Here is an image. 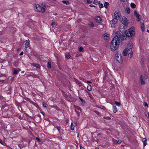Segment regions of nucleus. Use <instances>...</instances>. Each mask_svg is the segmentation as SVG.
Masks as SVG:
<instances>
[{
    "label": "nucleus",
    "instance_id": "423d86ee",
    "mask_svg": "<svg viewBox=\"0 0 149 149\" xmlns=\"http://www.w3.org/2000/svg\"><path fill=\"white\" fill-rule=\"evenodd\" d=\"M116 58L119 63H122V58L120 54H118L116 55Z\"/></svg>",
    "mask_w": 149,
    "mask_h": 149
},
{
    "label": "nucleus",
    "instance_id": "c9c22d12",
    "mask_svg": "<svg viewBox=\"0 0 149 149\" xmlns=\"http://www.w3.org/2000/svg\"><path fill=\"white\" fill-rule=\"evenodd\" d=\"M89 25L90 26L93 27L94 26V24L92 23H91L89 24Z\"/></svg>",
    "mask_w": 149,
    "mask_h": 149
},
{
    "label": "nucleus",
    "instance_id": "a878e982",
    "mask_svg": "<svg viewBox=\"0 0 149 149\" xmlns=\"http://www.w3.org/2000/svg\"><path fill=\"white\" fill-rule=\"evenodd\" d=\"M42 105L44 107H47V104L46 103L44 102H43L42 103Z\"/></svg>",
    "mask_w": 149,
    "mask_h": 149
},
{
    "label": "nucleus",
    "instance_id": "7ed1b4c3",
    "mask_svg": "<svg viewBox=\"0 0 149 149\" xmlns=\"http://www.w3.org/2000/svg\"><path fill=\"white\" fill-rule=\"evenodd\" d=\"M148 74L147 72L146 69L144 70L141 76H140V83L141 85L145 84V80L148 78Z\"/></svg>",
    "mask_w": 149,
    "mask_h": 149
},
{
    "label": "nucleus",
    "instance_id": "6e6552de",
    "mask_svg": "<svg viewBox=\"0 0 149 149\" xmlns=\"http://www.w3.org/2000/svg\"><path fill=\"white\" fill-rule=\"evenodd\" d=\"M24 42L25 44V47L26 48L25 50L26 49H30V45L29 43V40H26L24 41Z\"/></svg>",
    "mask_w": 149,
    "mask_h": 149
},
{
    "label": "nucleus",
    "instance_id": "8fccbe9b",
    "mask_svg": "<svg viewBox=\"0 0 149 149\" xmlns=\"http://www.w3.org/2000/svg\"><path fill=\"white\" fill-rule=\"evenodd\" d=\"M54 24V22H53L52 23V25Z\"/></svg>",
    "mask_w": 149,
    "mask_h": 149
},
{
    "label": "nucleus",
    "instance_id": "6ab92c4d",
    "mask_svg": "<svg viewBox=\"0 0 149 149\" xmlns=\"http://www.w3.org/2000/svg\"><path fill=\"white\" fill-rule=\"evenodd\" d=\"M130 6L132 8H135L136 6L134 3H131L130 4Z\"/></svg>",
    "mask_w": 149,
    "mask_h": 149
},
{
    "label": "nucleus",
    "instance_id": "de8ad7c7",
    "mask_svg": "<svg viewBox=\"0 0 149 149\" xmlns=\"http://www.w3.org/2000/svg\"><path fill=\"white\" fill-rule=\"evenodd\" d=\"M148 118H149V112L148 113Z\"/></svg>",
    "mask_w": 149,
    "mask_h": 149
},
{
    "label": "nucleus",
    "instance_id": "f257e3e1",
    "mask_svg": "<svg viewBox=\"0 0 149 149\" xmlns=\"http://www.w3.org/2000/svg\"><path fill=\"white\" fill-rule=\"evenodd\" d=\"M116 36L114 37L111 42L110 47L112 51L116 50L119 47L120 39L123 40V36L120 34V32H117L115 33Z\"/></svg>",
    "mask_w": 149,
    "mask_h": 149
},
{
    "label": "nucleus",
    "instance_id": "bb28decb",
    "mask_svg": "<svg viewBox=\"0 0 149 149\" xmlns=\"http://www.w3.org/2000/svg\"><path fill=\"white\" fill-rule=\"evenodd\" d=\"M62 2L64 3H65L67 5H68L69 4V3L68 1H63Z\"/></svg>",
    "mask_w": 149,
    "mask_h": 149
},
{
    "label": "nucleus",
    "instance_id": "9b49d317",
    "mask_svg": "<svg viewBox=\"0 0 149 149\" xmlns=\"http://www.w3.org/2000/svg\"><path fill=\"white\" fill-rule=\"evenodd\" d=\"M142 142L143 143V146H145L147 144V140L145 138H143L142 139Z\"/></svg>",
    "mask_w": 149,
    "mask_h": 149
},
{
    "label": "nucleus",
    "instance_id": "49530a36",
    "mask_svg": "<svg viewBox=\"0 0 149 149\" xmlns=\"http://www.w3.org/2000/svg\"><path fill=\"white\" fill-rule=\"evenodd\" d=\"M126 0H120V1H123V2H124Z\"/></svg>",
    "mask_w": 149,
    "mask_h": 149
},
{
    "label": "nucleus",
    "instance_id": "4468645a",
    "mask_svg": "<svg viewBox=\"0 0 149 149\" xmlns=\"http://www.w3.org/2000/svg\"><path fill=\"white\" fill-rule=\"evenodd\" d=\"M141 28L142 32H144L145 31V26L143 24H141Z\"/></svg>",
    "mask_w": 149,
    "mask_h": 149
},
{
    "label": "nucleus",
    "instance_id": "58836bf2",
    "mask_svg": "<svg viewBox=\"0 0 149 149\" xmlns=\"http://www.w3.org/2000/svg\"><path fill=\"white\" fill-rule=\"evenodd\" d=\"M144 106L145 107H148V104L146 102H145Z\"/></svg>",
    "mask_w": 149,
    "mask_h": 149
},
{
    "label": "nucleus",
    "instance_id": "393cba45",
    "mask_svg": "<svg viewBox=\"0 0 149 149\" xmlns=\"http://www.w3.org/2000/svg\"><path fill=\"white\" fill-rule=\"evenodd\" d=\"M109 3L108 2H106L104 3V6L105 8H107L108 6Z\"/></svg>",
    "mask_w": 149,
    "mask_h": 149
},
{
    "label": "nucleus",
    "instance_id": "b1692460",
    "mask_svg": "<svg viewBox=\"0 0 149 149\" xmlns=\"http://www.w3.org/2000/svg\"><path fill=\"white\" fill-rule=\"evenodd\" d=\"M47 68H51V66L50 62H48V63L47 65Z\"/></svg>",
    "mask_w": 149,
    "mask_h": 149
},
{
    "label": "nucleus",
    "instance_id": "f8f14e48",
    "mask_svg": "<svg viewBox=\"0 0 149 149\" xmlns=\"http://www.w3.org/2000/svg\"><path fill=\"white\" fill-rule=\"evenodd\" d=\"M109 35L107 33L104 34L103 35V38L104 39H108L109 38Z\"/></svg>",
    "mask_w": 149,
    "mask_h": 149
},
{
    "label": "nucleus",
    "instance_id": "7c9ffc66",
    "mask_svg": "<svg viewBox=\"0 0 149 149\" xmlns=\"http://www.w3.org/2000/svg\"><path fill=\"white\" fill-rule=\"evenodd\" d=\"M80 100H81V102H82V104H84L85 103V101L83 99H82V98H80Z\"/></svg>",
    "mask_w": 149,
    "mask_h": 149
},
{
    "label": "nucleus",
    "instance_id": "4be33fe9",
    "mask_svg": "<svg viewBox=\"0 0 149 149\" xmlns=\"http://www.w3.org/2000/svg\"><path fill=\"white\" fill-rule=\"evenodd\" d=\"M87 89L89 91H91L92 90L91 86L90 85L88 84L87 87Z\"/></svg>",
    "mask_w": 149,
    "mask_h": 149
},
{
    "label": "nucleus",
    "instance_id": "37998d69",
    "mask_svg": "<svg viewBox=\"0 0 149 149\" xmlns=\"http://www.w3.org/2000/svg\"><path fill=\"white\" fill-rule=\"evenodd\" d=\"M86 82L87 83H91V81H86Z\"/></svg>",
    "mask_w": 149,
    "mask_h": 149
},
{
    "label": "nucleus",
    "instance_id": "2eb2a0df",
    "mask_svg": "<svg viewBox=\"0 0 149 149\" xmlns=\"http://www.w3.org/2000/svg\"><path fill=\"white\" fill-rule=\"evenodd\" d=\"M117 21V20L113 18V19L111 21V24L114 25L116 23Z\"/></svg>",
    "mask_w": 149,
    "mask_h": 149
},
{
    "label": "nucleus",
    "instance_id": "ddd939ff",
    "mask_svg": "<svg viewBox=\"0 0 149 149\" xmlns=\"http://www.w3.org/2000/svg\"><path fill=\"white\" fill-rule=\"evenodd\" d=\"M96 21L98 23L100 22H101V19L100 17L97 16L96 18Z\"/></svg>",
    "mask_w": 149,
    "mask_h": 149
},
{
    "label": "nucleus",
    "instance_id": "4c0bfd02",
    "mask_svg": "<svg viewBox=\"0 0 149 149\" xmlns=\"http://www.w3.org/2000/svg\"><path fill=\"white\" fill-rule=\"evenodd\" d=\"M71 129L72 130H73L74 129V126L72 125H71Z\"/></svg>",
    "mask_w": 149,
    "mask_h": 149
},
{
    "label": "nucleus",
    "instance_id": "a19ab883",
    "mask_svg": "<svg viewBox=\"0 0 149 149\" xmlns=\"http://www.w3.org/2000/svg\"><path fill=\"white\" fill-rule=\"evenodd\" d=\"M80 149H85V148L83 147H82L80 145Z\"/></svg>",
    "mask_w": 149,
    "mask_h": 149
},
{
    "label": "nucleus",
    "instance_id": "79ce46f5",
    "mask_svg": "<svg viewBox=\"0 0 149 149\" xmlns=\"http://www.w3.org/2000/svg\"><path fill=\"white\" fill-rule=\"evenodd\" d=\"M89 6L91 7H95V6H93V5H89Z\"/></svg>",
    "mask_w": 149,
    "mask_h": 149
},
{
    "label": "nucleus",
    "instance_id": "3c124183",
    "mask_svg": "<svg viewBox=\"0 0 149 149\" xmlns=\"http://www.w3.org/2000/svg\"><path fill=\"white\" fill-rule=\"evenodd\" d=\"M41 113L44 116V113L42 112Z\"/></svg>",
    "mask_w": 149,
    "mask_h": 149
},
{
    "label": "nucleus",
    "instance_id": "72a5a7b5",
    "mask_svg": "<svg viewBox=\"0 0 149 149\" xmlns=\"http://www.w3.org/2000/svg\"><path fill=\"white\" fill-rule=\"evenodd\" d=\"M36 139L37 141H38L39 142L40 141V139L38 137H36Z\"/></svg>",
    "mask_w": 149,
    "mask_h": 149
},
{
    "label": "nucleus",
    "instance_id": "39448f33",
    "mask_svg": "<svg viewBox=\"0 0 149 149\" xmlns=\"http://www.w3.org/2000/svg\"><path fill=\"white\" fill-rule=\"evenodd\" d=\"M34 6L35 9L37 11L43 13L45 11V6L42 7L38 4L35 5Z\"/></svg>",
    "mask_w": 149,
    "mask_h": 149
},
{
    "label": "nucleus",
    "instance_id": "f704fd0d",
    "mask_svg": "<svg viewBox=\"0 0 149 149\" xmlns=\"http://www.w3.org/2000/svg\"><path fill=\"white\" fill-rule=\"evenodd\" d=\"M55 127L56 128V129L58 130L59 131L60 127L58 126H56Z\"/></svg>",
    "mask_w": 149,
    "mask_h": 149
},
{
    "label": "nucleus",
    "instance_id": "0eeeda50",
    "mask_svg": "<svg viewBox=\"0 0 149 149\" xmlns=\"http://www.w3.org/2000/svg\"><path fill=\"white\" fill-rule=\"evenodd\" d=\"M120 12L116 11L114 14L113 18L118 20L120 18Z\"/></svg>",
    "mask_w": 149,
    "mask_h": 149
},
{
    "label": "nucleus",
    "instance_id": "603ef678",
    "mask_svg": "<svg viewBox=\"0 0 149 149\" xmlns=\"http://www.w3.org/2000/svg\"><path fill=\"white\" fill-rule=\"evenodd\" d=\"M24 71H23L21 72V73H23L24 72Z\"/></svg>",
    "mask_w": 149,
    "mask_h": 149
},
{
    "label": "nucleus",
    "instance_id": "864d4df0",
    "mask_svg": "<svg viewBox=\"0 0 149 149\" xmlns=\"http://www.w3.org/2000/svg\"><path fill=\"white\" fill-rule=\"evenodd\" d=\"M95 149H99V148H95Z\"/></svg>",
    "mask_w": 149,
    "mask_h": 149
},
{
    "label": "nucleus",
    "instance_id": "aec40b11",
    "mask_svg": "<svg viewBox=\"0 0 149 149\" xmlns=\"http://www.w3.org/2000/svg\"><path fill=\"white\" fill-rule=\"evenodd\" d=\"M113 111L114 113H116L117 111L116 107L115 106H113Z\"/></svg>",
    "mask_w": 149,
    "mask_h": 149
},
{
    "label": "nucleus",
    "instance_id": "c756f323",
    "mask_svg": "<svg viewBox=\"0 0 149 149\" xmlns=\"http://www.w3.org/2000/svg\"><path fill=\"white\" fill-rule=\"evenodd\" d=\"M65 56H66V58H68L70 57V56L69 54H66Z\"/></svg>",
    "mask_w": 149,
    "mask_h": 149
},
{
    "label": "nucleus",
    "instance_id": "473e14b6",
    "mask_svg": "<svg viewBox=\"0 0 149 149\" xmlns=\"http://www.w3.org/2000/svg\"><path fill=\"white\" fill-rule=\"evenodd\" d=\"M99 4V7L100 8H102L103 7V6L102 4L101 3L100 4H100Z\"/></svg>",
    "mask_w": 149,
    "mask_h": 149
},
{
    "label": "nucleus",
    "instance_id": "412c9836",
    "mask_svg": "<svg viewBox=\"0 0 149 149\" xmlns=\"http://www.w3.org/2000/svg\"><path fill=\"white\" fill-rule=\"evenodd\" d=\"M33 65L34 66L36 67L37 68H40V67L39 65L38 64L34 63L33 64Z\"/></svg>",
    "mask_w": 149,
    "mask_h": 149
},
{
    "label": "nucleus",
    "instance_id": "5701e85b",
    "mask_svg": "<svg viewBox=\"0 0 149 149\" xmlns=\"http://www.w3.org/2000/svg\"><path fill=\"white\" fill-rule=\"evenodd\" d=\"M75 109L76 110H79L80 111H81V109L80 107L78 106H76L75 107Z\"/></svg>",
    "mask_w": 149,
    "mask_h": 149
},
{
    "label": "nucleus",
    "instance_id": "20e7f679",
    "mask_svg": "<svg viewBox=\"0 0 149 149\" xmlns=\"http://www.w3.org/2000/svg\"><path fill=\"white\" fill-rule=\"evenodd\" d=\"M134 28L132 26L129 29L127 30L125 32V34L127 36L132 37L134 36Z\"/></svg>",
    "mask_w": 149,
    "mask_h": 149
},
{
    "label": "nucleus",
    "instance_id": "c85d7f7f",
    "mask_svg": "<svg viewBox=\"0 0 149 149\" xmlns=\"http://www.w3.org/2000/svg\"><path fill=\"white\" fill-rule=\"evenodd\" d=\"M83 47H79V51L80 52H82L83 51Z\"/></svg>",
    "mask_w": 149,
    "mask_h": 149
},
{
    "label": "nucleus",
    "instance_id": "dca6fc26",
    "mask_svg": "<svg viewBox=\"0 0 149 149\" xmlns=\"http://www.w3.org/2000/svg\"><path fill=\"white\" fill-rule=\"evenodd\" d=\"M100 1H97V0H94L93 1V3L95 5L100 4Z\"/></svg>",
    "mask_w": 149,
    "mask_h": 149
},
{
    "label": "nucleus",
    "instance_id": "f03ea898",
    "mask_svg": "<svg viewBox=\"0 0 149 149\" xmlns=\"http://www.w3.org/2000/svg\"><path fill=\"white\" fill-rule=\"evenodd\" d=\"M132 45L130 43H129L127 45L125 49L123 51V54L124 56H126L128 54L130 58L132 57L133 53L132 52Z\"/></svg>",
    "mask_w": 149,
    "mask_h": 149
},
{
    "label": "nucleus",
    "instance_id": "09e8293b",
    "mask_svg": "<svg viewBox=\"0 0 149 149\" xmlns=\"http://www.w3.org/2000/svg\"><path fill=\"white\" fill-rule=\"evenodd\" d=\"M147 31L149 33V30L147 29Z\"/></svg>",
    "mask_w": 149,
    "mask_h": 149
},
{
    "label": "nucleus",
    "instance_id": "e433bc0d",
    "mask_svg": "<svg viewBox=\"0 0 149 149\" xmlns=\"http://www.w3.org/2000/svg\"><path fill=\"white\" fill-rule=\"evenodd\" d=\"M117 142L118 144H120L121 143L122 141L121 140H118L117 141Z\"/></svg>",
    "mask_w": 149,
    "mask_h": 149
},
{
    "label": "nucleus",
    "instance_id": "a211bd4d",
    "mask_svg": "<svg viewBox=\"0 0 149 149\" xmlns=\"http://www.w3.org/2000/svg\"><path fill=\"white\" fill-rule=\"evenodd\" d=\"M19 70H17L14 69L13 70V74H16L18 73L19 72Z\"/></svg>",
    "mask_w": 149,
    "mask_h": 149
},
{
    "label": "nucleus",
    "instance_id": "1a4fd4ad",
    "mask_svg": "<svg viewBox=\"0 0 149 149\" xmlns=\"http://www.w3.org/2000/svg\"><path fill=\"white\" fill-rule=\"evenodd\" d=\"M122 23L125 26H127L128 24L127 19L125 17L124 18H122V19L121 20Z\"/></svg>",
    "mask_w": 149,
    "mask_h": 149
},
{
    "label": "nucleus",
    "instance_id": "f3484780",
    "mask_svg": "<svg viewBox=\"0 0 149 149\" xmlns=\"http://www.w3.org/2000/svg\"><path fill=\"white\" fill-rule=\"evenodd\" d=\"M130 8H129L128 7H127L126 8L125 13H126L127 14H128L130 13Z\"/></svg>",
    "mask_w": 149,
    "mask_h": 149
},
{
    "label": "nucleus",
    "instance_id": "c03bdc74",
    "mask_svg": "<svg viewBox=\"0 0 149 149\" xmlns=\"http://www.w3.org/2000/svg\"><path fill=\"white\" fill-rule=\"evenodd\" d=\"M0 143L1 144H3L2 143V141L1 140V139H0Z\"/></svg>",
    "mask_w": 149,
    "mask_h": 149
},
{
    "label": "nucleus",
    "instance_id": "2f4dec72",
    "mask_svg": "<svg viewBox=\"0 0 149 149\" xmlns=\"http://www.w3.org/2000/svg\"><path fill=\"white\" fill-rule=\"evenodd\" d=\"M87 2L88 3L90 4L92 3V1L91 0H87Z\"/></svg>",
    "mask_w": 149,
    "mask_h": 149
},
{
    "label": "nucleus",
    "instance_id": "ea45409f",
    "mask_svg": "<svg viewBox=\"0 0 149 149\" xmlns=\"http://www.w3.org/2000/svg\"><path fill=\"white\" fill-rule=\"evenodd\" d=\"M23 54V52H22L19 54L20 55H22Z\"/></svg>",
    "mask_w": 149,
    "mask_h": 149
},
{
    "label": "nucleus",
    "instance_id": "cd10ccee",
    "mask_svg": "<svg viewBox=\"0 0 149 149\" xmlns=\"http://www.w3.org/2000/svg\"><path fill=\"white\" fill-rule=\"evenodd\" d=\"M115 103L116 105L118 106L120 105V103L119 102H117V101H115Z\"/></svg>",
    "mask_w": 149,
    "mask_h": 149
},
{
    "label": "nucleus",
    "instance_id": "9d476101",
    "mask_svg": "<svg viewBox=\"0 0 149 149\" xmlns=\"http://www.w3.org/2000/svg\"><path fill=\"white\" fill-rule=\"evenodd\" d=\"M134 15L137 18V20L138 21H139L140 18H139V13H138L135 10L134 11Z\"/></svg>",
    "mask_w": 149,
    "mask_h": 149
},
{
    "label": "nucleus",
    "instance_id": "a18cd8bd",
    "mask_svg": "<svg viewBox=\"0 0 149 149\" xmlns=\"http://www.w3.org/2000/svg\"><path fill=\"white\" fill-rule=\"evenodd\" d=\"M82 80H83L84 81V82H86V80H85V79H82Z\"/></svg>",
    "mask_w": 149,
    "mask_h": 149
}]
</instances>
